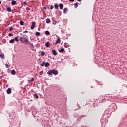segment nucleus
Wrapping results in <instances>:
<instances>
[{
    "mask_svg": "<svg viewBox=\"0 0 127 127\" xmlns=\"http://www.w3.org/2000/svg\"><path fill=\"white\" fill-rule=\"evenodd\" d=\"M20 40L22 42H25V43H29L30 44V42L28 41V38L24 36H22L20 37Z\"/></svg>",
    "mask_w": 127,
    "mask_h": 127,
    "instance_id": "obj_1",
    "label": "nucleus"
},
{
    "mask_svg": "<svg viewBox=\"0 0 127 127\" xmlns=\"http://www.w3.org/2000/svg\"><path fill=\"white\" fill-rule=\"evenodd\" d=\"M108 109L111 110V112H113V111L117 109V105L115 103H112L109 106Z\"/></svg>",
    "mask_w": 127,
    "mask_h": 127,
    "instance_id": "obj_2",
    "label": "nucleus"
},
{
    "mask_svg": "<svg viewBox=\"0 0 127 127\" xmlns=\"http://www.w3.org/2000/svg\"><path fill=\"white\" fill-rule=\"evenodd\" d=\"M52 74H53V75H55V76H56V75L58 74V71L56 70L52 69Z\"/></svg>",
    "mask_w": 127,
    "mask_h": 127,
    "instance_id": "obj_3",
    "label": "nucleus"
},
{
    "mask_svg": "<svg viewBox=\"0 0 127 127\" xmlns=\"http://www.w3.org/2000/svg\"><path fill=\"white\" fill-rule=\"evenodd\" d=\"M35 25H36L35 22H33L32 23V25L31 26V29H34V28L35 27Z\"/></svg>",
    "mask_w": 127,
    "mask_h": 127,
    "instance_id": "obj_4",
    "label": "nucleus"
},
{
    "mask_svg": "<svg viewBox=\"0 0 127 127\" xmlns=\"http://www.w3.org/2000/svg\"><path fill=\"white\" fill-rule=\"evenodd\" d=\"M7 94H8V95H9V94H11V88H10V87L8 88L7 90Z\"/></svg>",
    "mask_w": 127,
    "mask_h": 127,
    "instance_id": "obj_5",
    "label": "nucleus"
},
{
    "mask_svg": "<svg viewBox=\"0 0 127 127\" xmlns=\"http://www.w3.org/2000/svg\"><path fill=\"white\" fill-rule=\"evenodd\" d=\"M52 52L53 55H55V56H56V55H57V52H56V51H55V50H52Z\"/></svg>",
    "mask_w": 127,
    "mask_h": 127,
    "instance_id": "obj_6",
    "label": "nucleus"
},
{
    "mask_svg": "<svg viewBox=\"0 0 127 127\" xmlns=\"http://www.w3.org/2000/svg\"><path fill=\"white\" fill-rule=\"evenodd\" d=\"M45 45L46 47H49L50 46V43L49 42H47L45 44Z\"/></svg>",
    "mask_w": 127,
    "mask_h": 127,
    "instance_id": "obj_7",
    "label": "nucleus"
},
{
    "mask_svg": "<svg viewBox=\"0 0 127 127\" xmlns=\"http://www.w3.org/2000/svg\"><path fill=\"white\" fill-rule=\"evenodd\" d=\"M47 74L48 75H49L50 76H52V70H49L48 72H47Z\"/></svg>",
    "mask_w": 127,
    "mask_h": 127,
    "instance_id": "obj_8",
    "label": "nucleus"
},
{
    "mask_svg": "<svg viewBox=\"0 0 127 127\" xmlns=\"http://www.w3.org/2000/svg\"><path fill=\"white\" fill-rule=\"evenodd\" d=\"M60 38H58L57 40H56V42L55 43V44H57L58 43H60Z\"/></svg>",
    "mask_w": 127,
    "mask_h": 127,
    "instance_id": "obj_9",
    "label": "nucleus"
},
{
    "mask_svg": "<svg viewBox=\"0 0 127 127\" xmlns=\"http://www.w3.org/2000/svg\"><path fill=\"white\" fill-rule=\"evenodd\" d=\"M59 6L60 9L61 10L63 9V4H62V3H60Z\"/></svg>",
    "mask_w": 127,
    "mask_h": 127,
    "instance_id": "obj_10",
    "label": "nucleus"
},
{
    "mask_svg": "<svg viewBox=\"0 0 127 127\" xmlns=\"http://www.w3.org/2000/svg\"><path fill=\"white\" fill-rule=\"evenodd\" d=\"M45 67H46V68L49 67V63L46 62V63H45Z\"/></svg>",
    "mask_w": 127,
    "mask_h": 127,
    "instance_id": "obj_11",
    "label": "nucleus"
},
{
    "mask_svg": "<svg viewBox=\"0 0 127 127\" xmlns=\"http://www.w3.org/2000/svg\"><path fill=\"white\" fill-rule=\"evenodd\" d=\"M67 12H68V8H65L64 10V13L66 14Z\"/></svg>",
    "mask_w": 127,
    "mask_h": 127,
    "instance_id": "obj_12",
    "label": "nucleus"
},
{
    "mask_svg": "<svg viewBox=\"0 0 127 127\" xmlns=\"http://www.w3.org/2000/svg\"><path fill=\"white\" fill-rule=\"evenodd\" d=\"M45 62L43 61L40 64V66L41 67H44L45 66Z\"/></svg>",
    "mask_w": 127,
    "mask_h": 127,
    "instance_id": "obj_13",
    "label": "nucleus"
},
{
    "mask_svg": "<svg viewBox=\"0 0 127 127\" xmlns=\"http://www.w3.org/2000/svg\"><path fill=\"white\" fill-rule=\"evenodd\" d=\"M11 74H12V75H15V74H16V72H15V70H12L11 71Z\"/></svg>",
    "mask_w": 127,
    "mask_h": 127,
    "instance_id": "obj_14",
    "label": "nucleus"
},
{
    "mask_svg": "<svg viewBox=\"0 0 127 127\" xmlns=\"http://www.w3.org/2000/svg\"><path fill=\"white\" fill-rule=\"evenodd\" d=\"M54 7L55 9H57V10H58V7H59V6H58V4H55L54 5Z\"/></svg>",
    "mask_w": 127,
    "mask_h": 127,
    "instance_id": "obj_15",
    "label": "nucleus"
},
{
    "mask_svg": "<svg viewBox=\"0 0 127 127\" xmlns=\"http://www.w3.org/2000/svg\"><path fill=\"white\" fill-rule=\"evenodd\" d=\"M46 23L48 24V23H50V19H49V18H47L46 19Z\"/></svg>",
    "mask_w": 127,
    "mask_h": 127,
    "instance_id": "obj_16",
    "label": "nucleus"
},
{
    "mask_svg": "<svg viewBox=\"0 0 127 127\" xmlns=\"http://www.w3.org/2000/svg\"><path fill=\"white\" fill-rule=\"evenodd\" d=\"M11 4L12 5H15L16 4V1H12Z\"/></svg>",
    "mask_w": 127,
    "mask_h": 127,
    "instance_id": "obj_17",
    "label": "nucleus"
},
{
    "mask_svg": "<svg viewBox=\"0 0 127 127\" xmlns=\"http://www.w3.org/2000/svg\"><path fill=\"white\" fill-rule=\"evenodd\" d=\"M7 11L8 12H11V8L10 7L7 8Z\"/></svg>",
    "mask_w": 127,
    "mask_h": 127,
    "instance_id": "obj_18",
    "label": "nucleus"
},
{
    "mask_svg": "<svg viewBox=\"0 0 127 127\" xmlns=\"http://www.w3.org/2000/svg\"><path fill=\"white\" fill-rule=\"evenodd\" d=\"M45 34H46V35H49V34H50V33L48 31H46L45 32Z\"/></svg>",
    "mask_w": 127,
    "mask_h": 127,
    "instance_id": "obj_19",
    "label": "nucleus"
},
{
    "mask_svg": "<svg viewBox=\"0 0 127 127\" xmlns=\"http://www.w3.org/2000/svg\"><path fill=\"white\" fill-rule=\"evenodd\" d=\"M14 41H15L14 39H11V40L9 41V43H14Z\"/></svg>",
    "mask_w": 127,
    "mask_h": 127,
    "instance_id": "obj_20",
    "label": "nucleus"
},
{
    "mask_svg": "<svg viewBox=\"0 0 127 127\" xmlns=\"http://www.w3.org/2000/svg\"><path fill=\"white\" fill-rule=\"evenodd\" d=\"M36 36H40V32H36L35 33Z\"/></svg>",
    "mask_w": 127,
    "mask_h": 127,
    "instance_id": "obj_21",
    "label": "nucleus"
},
{
    "mask_svg": "<svg viewBox=\"0 0 127 127\" xmlns=\"http://www.w3.org/2000/svg\"><path fill=\"white\" fill-rule=\"evenodd\" d=\"M0 57L1 59H4V55L0 54Z\"/></svg>",
    "mask_w": 127,
    "mask_h": 127,
    "instance_id": "obj_22",
    "label": "nucleus"
},
{
    "mask_svg": "<svg viewBox=\"0 0 127 127\" xmlns=\"http://www.w3.org/2000/svg\"><path fill=\"white\" fill-rule=\"evenodd\" d=\"M34 97L35 98H36V99H38V98H39L38 95L37 94H36V93H35V94H34Z\"/></svg>",
    "mask_w": 127,
    "mask_h": 127,
    "instance_id": "obj_23",
    "label": "nucleus"
},
{
    "mask_svg": "<svg viewBox=\"0 0 127 127\" xmlns=\"http://www.w3.org/2000/svg\"><path fill=\"white\" fill-rule=\"evenodd\" d=\"M41 55L42 56H44V55H45V52L44 51H42L41 52Z\"/></svg>",
    "mask_w": 127,
    "mask_h": 127,
    "instance_id": "obj_24",
    "label": "nucleus"
},
{
    "mask_svg": "<svg viewBox=\"0 0 127 127\" xmlns=\"http://www.w3.org/2000/svg\"><path fill=\"white\" fill-rule=\"evenodd\" d=\"M5 67L7 69H8V68H10V65L8 64H5Z\"/></svg>",
    "mask_w": 127,
    "mask_h": 127,
    "instance_id": "obj_25",
    "label": "nucleus"
},
{
    "mask_svg": "<svg viewBox=\"0 0 127 127\" xmlns=\"http://www.w3.org/2000/svg\"><path fill=\"white\" fill-rule=\"evenodd\" d=\"M64 50L65 49H64V48H63L59 50V52H64Z\"/></svg>",
    "mask_w": 127,
    "mask_h": 127,
    "instance_id": "obj_26",
    "label": "nucleus"
},
{
    "mask_svg": "<svg viewBox=\"0 0 127 127\" xmlns=\"http://www.w3.org/2000/svg\"><path fill=\"white\" fill-rule=\"evenodd\" d=\"M20 25H24V22L23 21H20Z\"/></svg>",
    "mask_w": 127,
    "mask_h": 127,
    "instance_id": "obj_27",
    "label": "nucleus"
},
{
    "mask_svg": "<svg viewBox=\"0 0 127 127\" xmlns=\"http://www.w3.org/2000/svg\"><path fill=\"white\" fill-rule=\"evenodd\" d=\"M14 40H15L16 41H17V42H18V41H19V39H18V37H15Z\"/></svg>",
    "mask_w": 127,
    "mask_h": 127,
    "instance_id": "obj_28",
    "label": "nucleus"
},
{
    "mask_svg": "<svg viewBox=\"0 0 127 127\" xmlns=\"http://www.w3.org/2000/svg\"><path fill=\"white\" fill-rule=\"evenodd\" d=\"M78 4H79V3H76L75 4V8H77V7H78L79 6Z\"/></svg>",
    "mask_w": 127,
    "mask_h": 127,
    "instance_id": "obj_29",
    "label": "nucleus"
},
{
    "mask_svg": "<svg viewBox=\"0 0 127 127\" xmlns=\"http://www.w3.org/2000/svg\"><path fill=\"white\" fill-rule=\"evenodd\" d=\"M64 47H66V48H67V47H69V45H68V44H66V43H65V44H64Z\"/></svg>",
    "mask_w": 127,
    "mask_h": 127,
    "instance_id": "obj_30",
    "label": "nucleus"
},
{
    "mask_svg": "<svg viewBox=\"0 0 127 127\" xmlns=\"http://www.w3.org/2000/svg\"><path fill=\"white\" fill-rule=\"evenodd\" d=\"M39 75H40V76H42V75H43V71H41L39 73Z\"/></svg>",
    "mask_w": 127,
    "mask_h": 127,
    "instance_id": "obj_31",
    "label": "nucleus"
},
{
    "mask_svg": "<svg viewBox=\"0 0 127 127\" xmlns=\"http://www.w3.org/2000/svg\"><path fill=\"white\" fill-rule=\"evenodd\" d=\"M9 31H12V30H13V28L12 27H11L9 29Z\"/></svg>",
    "mask_w": 127,
    "mask_h": 127,
    "instance_id": "obj_32",
    "label": "nucleus"
},
{
    "mask_svg": "<svg viewBox=\"0 0 127 127\" xmlns=\"http://www.w3.org/2000/svg\"><path fill=\"white\" fill-rule=\"evenodd\" d=\"M26 10H27V11H29V10H30V8H29V7H27L26 8Z\"/></svg>",
    "mask_w": 127,
    "mask_h": 127,
    "instance_id": "obj_33",
    "label": "nucleus"
},
{
    "mask_svg": "<svg viewBox=\"0 0 127 127\" xmlns=\"http://www.w3.org/2000/svg\"><path fill=\"white\" fill-rule=\"evenodd\" d=\"M53 8H54V6H53V5H51L50 6V9H53Z\"/></svg>",
    "mask_w": 127,
    "mask_h": 127,
    "instance_id": "obj_34",
    "label": "nucleus"
},
{
    "mask_svg": "<svg viewBox=\"0 0 127 127\" xmlns=\"http://www.w3.org/2000/svg\"><path fill=\"white\" fill-rule=\"evenodd\" d=\"M8 36L10 37V36H13V34H12V33H9L8 34Z\"/></svg>",
    "mask_w": 127,
    "mask_h": 127,
    "instance_id": "obj_35",
    "label": "nucleus"
},
{
    "mask_svg": "<svg viewBox=\"0 0 127 127\" xmlns=\"http://www.w3.org/2000/svg\"><path fill=\"white\" fill-rule=\"evenodd\" d=\"M23 4H24L25 5H27V3L25 1L23 2Z\"/></svg>",
    "mask_w": 127,
    "mask_h": 127,
    "instance_id": "obj_36",
    "label": "nucleus"
},
{
    "mask_svg": "<svg viewBox=\"0 0 127 127\" xmlns=\"http://www.w3.org/2000/svg\"><path fill=\"white\" fill-rule=\"evenodd\" d=\"M34 81V78H32L31 80H30L31 82H33Z\"/></svg>",
    "mask_w": 127,
    "mask_h": 127,
    "instance_id": "obj_37",
    "label": "nucleus"
},
{
    "mask_svg": "<svg viewBox=\"0 0 127 127\" xmlns=\"http://www.w3.org/2000/svg\"><path fill=\"white\" fill-rule=\"evenodd\" d=\"M28 32V31H25L23 32V33H27Z\"/></svg>",
    "mask_w": 127,
    "mask_h": 127,
    "instance_id": "obj_38",
    "label": "nucleus"
},
{
    "mask_svg": "<svg viewBox=\"0 0 127 127\" xmlns=\"http://www.w3.org/2000/svg\"><path fill=\"white\" fill-rule=\"evenodd\" d=\"M69 0V1H71L72 2H73V1H74L75 0Z\"/></svg>",
    "mask_w": 127,
    "mask_h": 127,
    "instance_id": "obj_39",
    "label": "nucleus"
},
{
    "mask_svg": "<svg viewBox=\"0 0 127 127\" xmlns=\"http://www.w3.org/2000/svg\"><path fill=\"white\" fill-rule=\"evenodd\" d=\"M32 45V47H33V48L34 47V46H33V44H31Z\"/></svg>",
    "mask_w": 127,
    "mask_h": 127,
    "instance_id": "obj_40",
    "label": "nucleus"
},
{
    "mask_svg": "<svg viewBox=\"0 0 127 127\" xmlns=\"http://www.w3.org/2000/svg\"><path fill=\"white\" fill-rule=\"evenodd\" d=\"M77 1H82V0H77Z\"/></svg>",
    "mask_w": 127,
    "mask_h": 127,
    "instance_id": "obj_41",
    "label": "nucleus"
},
{
    "mask_svg": "<svg viewBox=\"0 0 127 127\" xmlns=\"http://www.w3.org/2000/svg\"><path fill=\"white\" fill-rule=\"evenodd\" d=\"M10 1H13V0H10Z\"/></svg>",
    "mask_w": 127,
    "mask_h": 127,
    "instance_id": "obj_42",
    "label": "nucleus"
},
{
    "mask_svg": "<svg viewBox=\"0 0 127 127\" xmlns=\"http://www.w3.org/2000/svg\"><path fill=\"white\" fill-rule=\"evenodd\" d=\"M0 4H1V1H0Z\"/></svg>",
    "mask_w": 127,
    "mask_h": 127,
    "instance_id": "obj_43",
    "label": "nucleus"
},
{
    "mask_svg": "<svg viewBox=\"0 0 127 127\" xmlns=\"http://www.w3.org/2000/svg\"><path fill=\"white\" fill-rule=\"evenodd\" d=\"M53 24H56V23H53Z\"/></svg>",
    "mask_w": 127,
    "mask_h": 127,
    "instance_id": "obj_44",
    "label": "nucleus"
},
{
    "mask_svg": "<svg viewBox=\"0 0 127 127\" xmlns=\"http://www.w3.org/2000/svg\"><path fill=\"white\" fill-rule=\"evenodd\" d=\"M83 117H86V116H83Z\"/></svg>",
    "mask_w": 127,
    "mask_h": 127,
    "instance_id": "obj_45",
    "label": "nucleus"
}]
</instances>
